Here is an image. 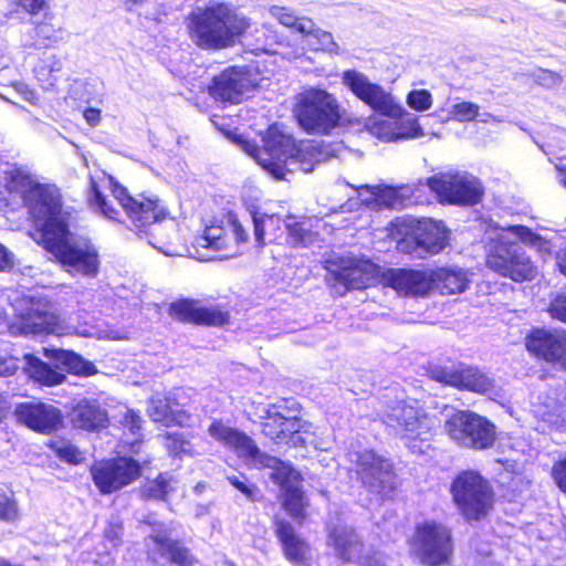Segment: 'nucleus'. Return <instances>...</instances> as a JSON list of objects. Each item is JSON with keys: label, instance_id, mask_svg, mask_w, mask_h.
Instances as JSON below:
<instances>
[{"label": "nucleus", "instance_id": "obj_38", "mask_svg": "<svg viewBox=\"0 0 566 566\" xmlns=\"http://www.w3.org/2000/svg\"><path fill=\"white\" fill-rule=\"evenodd\" d=\"M62 70V61L56 54L43 56L34 67L35 77L40 85L49 91L53 90L59 82V73Z\"/></svg>", "mask_w": 566, "mask_h": 566}, {"label": "nucleus", "instance_id": "obj_44", "mask_svg": "<svg viewBox=\"0 0 566 566\" xmlns=\"http://www.w3.org/2000/svg\"><path fill=\"white\" fill-rule=\"evenodd\" d=\"M18 7L30 15L31 23L43 17L50 18V14L53 13L50 0H18Z\"/></svg>", "mask_w": 566, "mask_h": 566}, {"label": "nucleus", "instance_id": "obj_16", "mask_svg": "<svg viewBox=\"0 0 566 566\" xmlns=\"http://www.w3.org/2000/svg\"><path fill=\"white\" fill-rule=\"evenodd\" d=\"M269 12L282 25L301 33L305 38L306 44L313 51H323L332 55L340 54V48L334 40L333 34L317 28L312 19L296 17L292 9L280 6H272Z\"/></svg>", "mask_w": 566, "mask_h": 566}, {"label": "nucleus", "instance_id": "obj_8", "mask_svg": "<svg viewBox=\"0 0 566 566\" xmlns=\"http://www.w3.org/2000/svg\"><path fill=\"white\" fill-rule=\"evenodd\" d=\"M49 238L43 247L54 255L66 272L86 277H95L98 274L99 254L91 240L72 234L69 228Z\"/></svg>", "mask_w": 566, "mask_h": 566}, {"label": "nucleus", "instance_id": "obj_12", "mask_svg": "<svg viewBox=\"0 0 566 566\" xmlns=\"http://www.w3.org/2000/svg\"><path fill=\"white\" fill-rule=\"evenodd\" d=\"M450 491L454 504L467 520L481 518L492 505V489L489 482L475 471L468 470L459 473Z\"/></svg>", "mask_w": 566, "mask_h": 566}, {"label": "nucleus", "instance_id": "obj_35", "mask_svg": "<svg viewBox=\"0 0 566 566\" xmlns=\"http://www.w3.org/2000/svg\"><path fill=\"white\" fill-rule=\"evenodd\" d=\"M54 13L50 18L33 20V31L35 44L39 48H53L63 41L64 30L61 25L54 23Z\"/></svg>", "mask_w": 566, "mask_h": 566}, {"label": "nucleus", "instance_id": "obj_30", "mask_svg": "<svg viewBox=\"0 0 566 566\" xmlns=\"http://www.w3.org/2000/svg\"><path fill=\"white\" fill-rule=\"evenodd\" d=\"M71 421L76 428L96 430L105 427L108 418L105 409L96 401L84 399L73 408Z\"/></svg>", "mask_w": 566, "mask_h": 566}, {"label": "nucleus", "instance_id": "obj_40", "mask_svg": "<svg viewBox=\"0 0 566 566\" xmlns=\"http://www.w3.org/2000/svg\"><path fill=\"white\" fill-rule=\"evenodd\" d=\"M287 230V242L295 248L312 245L317 240V233L312 231L306 220L295 221L292 218L285 222Z\"/></svg>", "mask_w": 566, "mask_h": 566}, {"label": "nucleus", "instance_id": "obj_51", "mask_svg": "<svg viewBox=\"0 0 566 566\" xmlns=\"http://www.w3.org/2000/svg\"><path fill=\"white\" fill-rule=\"evenodd\" d=\"M407 104L415 111L423 112L431 107L432 96L427 90H413L407 96Z\"/></svg>", "mask_w": 566, "mask_h": 566}, {"label": "nucleus", "instance_id": "obj_34", "mask_svg": "<svg viewBox=\"0 0 566 566\" xmlns=\"http://www.w3.org/2000/svg\"><path fill=\"white\" fill-rule=\"evenodd\" d=\"M276 534L282 543L285 556L293 562H301L307 553L306 543L301 539L292 525L284 521L276 522Z\"/></svg>", "mask_w": 566, "mask_h": 566}, {"label": "nucleus", "instance_id": "obj_14", "mask_svg": "<svg viewBox=\"0 0 566 566\" xmlns=\"http://www.w3.org/2000/svg\"><path fill=\"white\" fill-rule=\"evenodd\" d=\"M348 460L355 465L356 474L370 492L388 495L396 488V476L389 460L373 450H350Z\"/></svg>", "mask_w": 566, "mask_h": 566}, {"label": "nucleus", "instance_id": "obj_43", "mask_svg": "<svg viewBox=\"0 0 566 566\" xmlns=\"http://www.w3.org/2000/svg\"><path fill=\"white\" fill-rule=\"evenodd\" d=\"M361 190L370 192V196L373 197V200L371 198L361 199L364 202L368 205L375 202L378 206H395L396 190L392 188H380L379 186H363L359 188V196H361Z\"/></svg>", "mask_w": 566, "mask_h": 566}, {"label": "nucleus", "instance_id": "obj_37", "mask_svg": "<svg viewBox=\"0 0 566 566\" xmlns=\"http://www.w3.org/2000/svg\"><path fill=\"white\" fill-rule=\"evenodd\" d=\"M178 489L179 482L168 473H165L145 483L142 488V495L145 499L169 501Z\"/></svg>", "mask_w": 566, "mask_h": 566}, {"label": "nucleus", "instance_id": "obj_27", "mask_svg": "<svg viewBox=\"0 0 566 566\" xmlns=\"http://www.w3.org/2000/svg\"><path fill=\"white\" fill-rule=\"evenodd\" d=\"M148 539L154 545L148 548V556L154 562L157 555L167 557L170 563L178 566H192L196 562L190 551L181 543L172 541L166 531H154Z\"/></svg>", "mask_w": 566, "mask_h": 566}, {"label": "nucleus", "instance_id": "obj_18", "mask_svg": "<svg viewBox=\"0 0 566 566\" xmlns=\"http://www.w3.org/2000/svg\"><path fill=\"white\" fill-rule=\"evenodd\" d=\"M262 468L270 469V478L283 491V505L294 518L304 517V497L300 490V475L289 463L275 457H262Z\"/></svg>", "mask_w": 566, "mask_h": 566}, {"label": "nucleus", "instance_id": "obj_25", "mask_svg": "<svg viewBox=\"0 0 566 566\" xmlns=\"http://www.w3.org/2000/svg\"><path fill=\"white\" fill-rule=\"evenodd\" d=\"M14 415L19 422L42 433H51L62 423L59 408L45 402H24L17 406Z\"/></svg>", "mask_w": 566, "mask_h": 566}, {"label": "nucleus", "instance_id": "obj_20", "mask_svg": "<svg viewBox=\"0 0 566 566\" xmlns=\"http://www.w3.org/2000/svg\"><path fill=\"white\" fill-rule=\"evenodd\" d=\"M379 268L367 259L348 258L333 274L334 291L344 295L349 290H361L376 282Z\"/></svg>", "mask_w": 566, "mask_h": 566}, {"label": "nucleus", "instance_id": "obj_23", "mask_svg": "<svg viewBox=\"0 0 566 566\" xmlns=\"http://www.w3.org/2000/svg\"><path fill=\"white\" fill-rule=\"evenodd\" d=\"M384 281L399 294L413 296L426 295L434 285L433 270L390 269Z\"/></svg>", "mask_w": 566, "mask_h": 566}, {"label": "nucleus", "instance_id": "obj_28", "mask_svg": "<svg viewBox=\"0 0 566 566\" xmlns=\"http://www.w3.org/2000/svg\"><path fill=\"white\" fill-rule=\"evenodd\" d=\"M262 431L275 442H283L291 434L298 431V420L295 417L283 416L279 407L269 406L263 416Z\"/></svg>", "mask_w": 566, "mask_h": 566}, {"label": "nucleus", "instance_id": "obj_1", "mask_svg": "<svg viewBox=\"0 0 566 566\" xmlns=\"http://www.w3.org/2000/svg\"><path fill=\"white\" fill-rule=\"evenodd\" d=\"M262 147L250 142L243 143V150L276 179H284L287 172L300 169L310 172L315 165L328 156H337L342 145L325 147L314 142L295 144L291 135L271 126L262 138Z\"/></svg>", "mask_w": 566, "mask_h": 566}, {"label": "nucleus", "instance_id": "obj_32", "mask_svg": "<svg viewBox=\"0 0 566 566\" xmlns=\"http://www.w3.org/2000/svg\"><path fill=\"white\" fill-rule=\"evenodd\" d=\"M328 544L343 560H352L359 553L360 543L355 532L346 525H336L329 531Z\"/></svg>", "mask_w": 566, "mask_h": 566}, {"label": "nucleus", "instance_id": "obj_22", "mask_svg": "<svg viewBox=\"0 0 566 566\" xmlns=\"http://www.w3.org/2000/svg\"><path fill=\"white\" fill-rule=\"evenodd\" d=\"M535 356L566 368V334L563 331L535 329L525 342Z\"/></svg>", "mask_w": 566, "mask_h": 566}, {"label": "nucleus", "instance_id": "obj_47", "mask_svg": "<svg viewBox=\"0 0 566 566\" xmlns=\"http://www.w3.org/2000/svg\"><path fill=\"white\" fill-rule=\"evenodd\" d=\"M369 133L379 139L386 142L397 140V130L395 123L386 119H373L367 124Z\"/></svg>", "mask_w": 566, "mask_h": 566}, {"label": "nucleus", "instance_id": "obj_45", "mask_svg": "<svg viewBox=\"0 0 566 566\" xmlns=\"http://www.w3.org/2000/svg\"><path fill=\"white\" fill-rule=\"evenodd\" d=\"M479 113L480 106L478 104L461 101L451 106L449 116L458 122H471L479 116Z\"/></svg>", "mask_w": 566, "mask_h": 566}, {"label": "nucleus", "instance_id": "obj_24", "mask_svg": "<svg viewBox=\"0 0 566 566\" xmlns=\"http://www.w3.org/2000/svg\"><path fill=\"white\" fill-rule=\"evenodd\" d=\"M23 329L25 333L35 335L54 334L61 336L74 333L83 337L93 336V333L87 328L80 329L66 325L51 305L44 310L32 308L23 321Z\"/></svg>", "mask_w": 566, "mask_h": 566}, {"label": "nucleus", "instance_id": "obj_11", "mask_svg": "<svg viewBox=\"0 0 566 566\" xmlns=\"http://www.w3.org/2000/svg\"><path fill=\"white\" fill-rule=\"evenodd\" d=\"M409 549L422 565H446L453 553L451 531L433 521L420 523L409 539Z\"/></svg>", "mask_w": 566, "mask_h": 566}, {"label": "nucleus", "instance_id": "obj_46", "mask_svg": "<svg viewBox=\"0 0 566 566\" xmlns=\"http://www.w3.org/2000/svg\"><path fill=\"white\" fill-rule=\"evenodd\" d=\"M223 229L218 226H210L205 230V233L197 240L198 244L203 248L213 250H223L226 248V240L223 238Z\"/></svg>", "mask_w": 566, "mask_h": 566}, {"label": "nucleus", "instance_id": "obj_9", "mask_svg": "<svg viewBox=\"0 0 566 566\" xmlns=\"http://www.w3.org/2000/svg\"><path fill=\"white\" fill-rule=\"evenodd\" d=\"M384 421L397 430L413 453H423L430 447L433 431L439 426L434 416H429L422 408L407 401L390 406Z\"/></svg>", "mask_w": 566, "mask_h": 566}, {"label": "nucleus", "instance_id": "obj_15", "mask_svg": "<svg viewBox=\"0 0 566 566\" xmlns=\"http://www.w3.org/2000/svg\"><path fill=\"white\" fill-rule=\"evenodd\" d=\"M427 185L440 201L457 205H475L483 195L478 178L467 172L437 174L427 179Z\"/></svg>", "mask_w": 566, "mask_h": 566}, {"label": "nucleus", "instance_id": "obj_54", "mask_svg": "<svg viewBox=\"0 0 566 566\" xmlns=\"http://www.w3.org/2000/svg\"><path fill=\"white\" fill-rule=\"evenodd\" d=\"M548 312L553 318L566 323V293H558L551 301Z\"/></svg>", "mask_w": 566, "mask_h": 566}, {"label": "nucleus", "instance_id": "obj_7", "mask_svg": "<svg viewBox=\"0 0 566 566\" xmlns=\"http://www.w3.org/2000/svg\"><path fill=\"white\" fill-rule=\"evenodd\" d=\"M388 237L407 253L437 254L449 243V232L441 221L417 219L411 216L396 218L387 228Z\"/></svg>", "mask_w": 566, "mask_h": 566}, {"label": "nucleus", "instance_id": "obj_63", "mask_svg": "<svg viewBox=\"0 0 566 566\" xmlns=\"http://www.w3.org/2000/svg\"><path fill=\"white\" fill-rule=\"evenodd\" d=\"M557 264L560 272L566 275V249L558 255Z\"/></svg>", "mask_w": 566, "mask_h": 566}, {"label": "nucleus", "instance_id": "obj_19", "mask_svg": "<svg viewBox=\"0 0 566 566\" xmlns=\"http://www.w3.org/2000/svg\"><path fill=\"white\" fill-rule=\"evenodd\" d=\"M207 432L213 440L234 451L240 458L250 460L254 467L262 468V457H270L261 452L249 436L226 424L222 420H212Z\"/></svg>", "mask_w": 566, "mask_h": 566}, {"label": "nucleus", "instance_id": "obj_6", "mask_svg": "<svg viewBox=\"0 0 566 566\" xmlns=\"http://www.w3.org/2000/svg\"><path fill=\"white\" fill-rule=\"evenodd\" d=\"M521 243L542 248L546 242L524 226L509 227L502 231L499 245L488 256L490 269L515 282L533 280L537 274V266Z\"/></svg>", "mask_w": 566, "mask_h": 566}, {"label": "nucleus", "instance_id": "obj_29", "mask_svg": "<svg viewBox=\"0 0 566 566\" xmlns=\"http://www.w3.org/2000/svg\"><path fill=\"white\" fill-rule=\"evenodd\" d=\"M147 412L153 421L161 422L165 426H186L189 420V416L178 408L177 402L161 395L150 398Z\"/></svg>", "mask_w": 566, "mask_h": 566}, {"label": "nucleus", "instance_id": "obj_52", "mask_svg": "<svg viewBox=\"0 0 566 566\" xmlns=\"http://www.w3.org/2000/svg\"><path fill=\"white\" fill-rule=\"evenodd\" d=\"M142 417L134 410L126 408L123 417L119 419L120 426L128 430L135 440H138L142 430Z\"/></svg>", "mask_w": 566, "mask_h": 566}, {"label": "nucleus", "instance_id": "obj_48", "mask_svg": "<svg viewBox=\"0 0 566 566\" xmlns=\"http://www.w3.org/2000/svg\"><path fill=\"white\" fill-rule=\"evenodd\" d=\"M280 219L275 216H268L265 213L255 212L252 216L254 227V238L259 245L264 244V233L268 228L274 226Z\"/></svg>", "mask_w": 566, "mask_h": 566}, {"label": "nucleus", "instance_id": "obj_60", "mask_svg": "<svg viewBox=\"0 0 566 566\" xmlns=\"http://www.w3.org/2000/svg\"><path fill=\"white\" fill-rule=\"evenodd\" d=\"M13 266V254L0 243V271Z\"/></svg>", "mask_w": 566, "mask_h": 566}, {"label": "nucleus", "instance_id": "obj_13", "mask_svg": "<svg viewBox=\"0 0 566 566\" xmlns=\"http://www.w3.org/2000/svg\"><path fill=\"white\" fill-rule=\"evenodd\" d=\"M448 436L459 446L486 450L494 446L496 427L473 411H457L446 421Z\"/></svg>", "mask_w": 566, "mask_h": 566}, {"label": "nucleus", "instance_id": "obj_39", "mask_svg": "<svg viewBox=\"0 0 566 566\" xmlns=\"http://www.w3.org/2000/svg\"><path fill=\"white\" fill-rule=\"evenodd\" d=\"M192 436L184 432H171L164 436V446L174 457H196L202 453V450L192 441Z\"/></svg>", "mask_w": 566, "mask_h": 566}, {"label": "nucleus", "instance_id": "obj_62", "mask_svg": "<svg viewBox=\"0 0 566 566\" xmlns=\"http://www.w3.org/2000/svg\"><path fill=\"white\" fill-rule=\"evenodd\" d=\"M556 169L558 171L559 182L566 187V157L559 159V161L556 164Z\"/></svg>", "mask_w": 566, "mask_h": 566}, {"label": "nucleus", "instance_id": "obj_41", "mask_svg": "<svg viewBox=\"0 0 566 566\" xmlns=\"http://www.w3.org/2000/svg\"><path fill=\"white\" fill-rule=\"evenodd\" d=\"M56 358L69 371L76 375L91 376L97 371L93 363L84 359L82 356L73 352L60 350Z\"/></svg>", "mask_w": 566, "mask_h": 566}, {"label": "nucleus", "instance_id": "obj_4", "mask_svg": "<svg viewBox=\"0 0 566 566\" xmlns=\"http://www.w3.org/2000/svg\"><path fill=\"white\" fill-rule=\"evenodd\" d=\"M9 190L21 196L29 219L42 243L49 241V237H55L67 228L66 213L62 209V197L56 187L41 185L28 177L17 175L12 178Z\"/></svg>", "mask_w": 566, "mask_h": 566}, {"label": "nucleus", "instance_id": "obj_26", "mask_svg": "<svg viewBox=\"0 0 566 566\" xmlns=\"http://www.w3.org/2000/svg\"><path fill=\"white\" fill-rule=\"evenodd\" d=\"M170 316L186 323L202 325H223L228 322V313L219 307L203 305L198 300H178L169 306Z\"/></svg>", "mask_w": 566, "mask_h": 566}, {"label": "nucleus", "instance_id": "obj_10", "mask_svg": "<svg viewBox=\"0 0 566 566\" xmlns=\"http://www.w3.org/2000/svg\"><path fill=\"white\" fill-rule=\"evenodd\" d=\"M295 116L305 132L327 135L339 125L343 109L333 94L321 88H308L298 95Z\"/></svg>", "mask_w": 566, "mask_h": 566}, {"label": "nucleus", "instance_id": "obj_50", "mask_svg": "<svg viewBox=\"0 0 566 566\" xmlns=\"http://www.w3.org/2000/svg\"><path fill=\"white\" fill-rule=\"evenodd\" d=\"M430 376L432 379L457 387L459 385V366L442 367L433 366L430 368Z\"/></svg>", "mask_w": 566, "mask_h": 566}, {"label": "nucleus", "instance_id": "obj_5", "mask_svg": "<svg viewBox=\"0 0 566 566\" xmlns=\"http://www.w3.org/2000/svg\"><path fill=\"white\" fill-rule=\"evenodd\" d=\"M342 84L374 112L399 119L395 122L397 140L424 136L423 129L418 123V117L408 114L390 91L371 82L365 73L357 70H346L342 73Z\"/></svg>", "mask_w": 566, "mask_h": 566}, {"label": "nucleus", "instance_id": "obj_2", "mask_svg": "<svg viewBox=\"0 0 566 566\" xmlns=\"http://www.w3.org/2000/svg\"><path fill=\"white\" fill-rule=\"evenodd\" d=\"M105 190H109L112 197L124 209L130 221L129 229L132 231L143 237L144 234L148 235L149 228H153V231L160 230L158 222L166 217L167 210L157 196L140 193L137 197H132L112 176L103 174L98 179L91 177L90 203L98 209L105 218L114 221H120V212L107 199Z\"/></svg>", "mask_w": 566, "mask_h": 566}, {"label": "nucleus", "instance_id": "obj_36", "mask_svg": "<svg viewBox=\"0 0 566 566\" xmlns=\"http://www.w3.org/2000/svg\"><path fill=\"white\" fill-rule=\"evenodd\" d=\"M25 360L29 376L41 385L54 386L64 381V374L53 369L50 365L38 357L33 355H25Z\"/></svg>", "mask_w": 566, "mask_h": 566}, {"label": "nucleus", "instance_id": "obj_17", "mask_svg": "<svg viewBox=\"0 0 566 566\" xmlns=\"http://www.w3.org/2000/svg\"><path fill=\"white\" fill-rule=\"evenodd\" d=\"M91 475L102 494H111L134 482L140 475V465L136 460L123 457L95 463Z\"/></svg>", "mask_w": 566, "mask_h": 566}, {"label": "nucleus", "instance_id": "obj_31", "mask_svg": "<svg viewBox=\"0 0 566 566\" xmlns=\"http://www.w3.org/2000/svg\"><path fill=\"white\" fill-rule=\"evenodd\" d=\"M459 380L458 388L489 396L497 395L495 380L476 367L460 365Z\"/></svg>", "mask_w": 566, "mask_h": 566}, {"label": "nucleus", "instance_id": "obj_61", "mask_svg": "<svg viewBox=\"0 0 566 566\" xmlns=\"http://www.w3.org/2000/svg\"><path fill=\"white\" fill-rule=\"evenodd\" d=\"M83 116L91 126H96L101 120V112L97 108L88 107L84 111Z\"/></svg>", "mask_w": 566, "mask_h": 566}, {"label": "nucleus", "instance_id": "obj_57", "mask_svg": "<svg viewBox=\"0 0 566 566\" xmlns=\"http://www.w3.org/2000/svg\"><path fill=\"white\" fill-rule=\"evenodd\" d=\"M18 369V361L15 358L0 354V376H11Z\"/></svg>", "mask_w": 566, "mask_h": 566}, {"label": "nucleus", "instance_id": "obj_33", "mask_svg": "<svg viewBox=\"0 0 566 566\" xmlns=\"http://www.w3.org/2000/svg\"><path fill=\"white\" fill-rule=\"evenodd\" d=\"M433 289L439 290L441 294L462 293L469 284L467 272L460 268H439L433 270Z\"/></svg>", "mask_w": 566, "mask_h": 566}, {"label": "nucleus", "instance_id": "obj_3", "mask_svg": "<svg viewBox=\"0 0 566 566\" xmlns=\"http://www.w3.org/2000/svg\"><path fill=\"white\" fill-rule=\"evenodd\" d=\"M249 27V19L230 2L211 1L188 18L191 41L205 50L232 46Z\"/></svg>", "mask_w": 566, "mask_h": 566}, {"label": "nucleus", "instance_id": "obj_21", "mask_svg": "<svg viewBox=\"0 0 566 566\" xmlns=\"http://www.w3.org/2000/svg\"><path fill=\"white\" fill-rule=\"evenodd\" d=\"M252 83L242 70L230 67L214 76L209 94L223 103L238 104L252 91Z\"/></svg>", "mask_w": 566, "mask_h": 566}, {"label": "nucleus", "instance_id": "obj_64", "mask_svg": "<svg viewBox=\"0 0 566 566\" xmlns=\"http://www.w3.org/2000/svg\"><path fill=\"white\" fill-rule=\"evenodd\" d=\"M148 242H149V244H150V245H153V247L157 248L158 250H161L165 254H170L169 252H167V251L163 250L160 247H158V245H157V242H156V241H154L153 239H150V238H149V239H148Z\"/></svg>", "mask_w": 566, "mask_h": 566}, {"label": "nucleus", "instance_id": "obj_56", "mask_svg": "<svg viewBox=\"0 0 566 566\" xmlns=\"http://www.w3.org/2000/svg\"><path fill=\"white\" fill-rule=\"evenodd\" d=\"M552 474L558 488L566 493V457L554 463Z\"/></svg>", "mask_w": 566, "mask_h": 566}, {"label": "nucleus", "instance_id": "obj_55", "mask_svg": "<svg viewBox=\"0 0 566 566\" xmlns=\"http://www.w3.org/2000/svg\"><path fill=\"white\" fill-rule=\"evenodd\" d=\"M534 80L536 83L545 87H556L563 81L558 73L542 69L534 73Z\"/></svg>", "mask_w": 566, "mask_h": 566}, {"label": "nucleus", "instance_id": "obj_53", "mask_svg": "<svg viewBox=\"0 0 566 566\" xmlns=\"http://www.w3.org/2000/svg\"><path fill=\"white\" fill-rule=\"evenodd\" d=\"M0 520L6 522H15L19 520V509L17 502L4 494H0Z\"/></svg>", "mask_w": 566, "mask_h": 566}, {"label": "nucleus", "instance_id": "obj_58", "mask_svg": "<svg viewBox=\"0 0 566 566\" xmlns=\"http://www.w3.org/2000/svg\"><path fill=\"white\" fill-rule=\"evenodd\" d=\"M122 524L118 521H111L108 527L105 531V537L111 541L114 545L120 539Z\"/></svg>", "mask_w": 566, "mask_h": 566}, {"label": "nucleus", "instance_id": "obj_59", "mask_svg": "<svg viewBox=\"0 0 566 566\" xmlns=\"http://www.w3.org/2000/svg\"><path fill=\"white\" fill-rule=\"evenodd\" d=\"M231 230L238 242H247L249 235L243 226L234 218H230Z\"/></svg>", "mask_w": 566, "mask_h": 566}, {"label": "nucleus", "instance_id": "obj_49", "mask_svg": "<svg viewBox=\"0 0 566 566\" xmlns=\"http://www.w3.org/2000/svg\"><path fill=\"white\" fill-rule=\"evenodd\" d=\"M227 480L229 483L240 491L249 501H254L258 497L259 489L249 482L244 474H228Z\"/></svg>", "mask_w": 566, "mask_h": 566}, {"label": "nucleus", "instance_id": "obj_42", "mask_svg": "<svg viewBox=\"0 0 566 566\" xmlns=\"http://www.w3.org/2000/svg\"><path fill=\"white\" fill-rule=\"evenodd\" d=\"M51 448L61 460L71 464H78L85 459L84 453L67 440H56Z\"/></svg>", "mask_w": 566, "mask_h": 566}]
</instances>
